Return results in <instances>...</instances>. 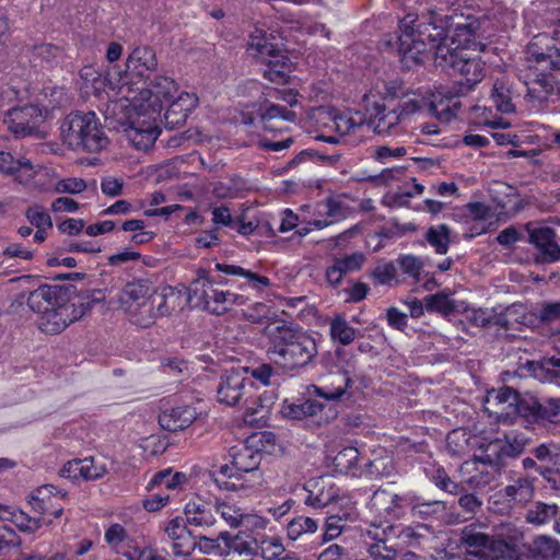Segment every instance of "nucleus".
Listing matches in <instances>:
<instances>
[{
    "label": "nucleus",
    "mask_w": 560,
    "mask_h": 560,
    "mask_svg": "<svg viewBox=\"0 0 560 560\" xmlns=\"http://www.w3.org/2000/svg\"><path fill=\"white\" fill-rule=\"evenodd\" d=\"M370 293V287L364 282H354L351 288L345 289L346 302L359 303Z\"/></svg>",
    "instance_id": "62"
},
{
    "label": "nucleus",
    "mask_w": 560,
    "mask_h": 560,
    "mask_svg": "<svg viewBox=\"0 0 560 560\" xmlns=\"http://www.w3.org/2000/svg\"><path fill=\"white\" fill-rule=\"evenodd\" d=\"M498 464L491 452H486L485 458L464 462L459 470L463 482L474 489L489 486L495 478Z\"/></svg>",
    "instance_id": "20"
},
{
    "label": "nucleus",
    "mask_w": 560,
    "mask_h": 560,
    "mask_svg": "<svg viewBox=\"0 0 560 560\" xmlns=\"http://www.w3.org/2000/svg\"><path fill=\"white\" fill-rule=\"evenodd\" d=\"M348 521H352V513L343 512L329 515L325 521L323 541H329L340 536Z\"/></svg>",
    "instance_id": "49"
},
{
    "label": "nucleus",
    "mask_w": 560,
    "mask_h": 560,
    "mask_svg": "<svg viewBox=\"0 0 560 560\" xmlns=\"http://www.w3.org/2000/svg\"><path fill=\"white\" fill-rule=\"evenodd\" d=\"M283 46V38L278 32L258 27L250 34L247 46L248 54L265 65L264 78L280 85L289 83L293 66Z\"/></svg>",
    "instance_id": "8"
},
{
    "label": "nucleus",
    "mask_w": 560,
    "mask_h": 560,
    "mask_svg": "<svg viewBox=\"0 0 560 560\" xmlns=\"http://www.w3.org/2000/svg\"><path fill=\"white\" fill-rule=\"evenodd\" d=\"M270 435L267 432H256L243 443L231 447L230 463L212 471L214 485L220 490L242 491L248 495L261 481L259 466L266 453L265 441H269Z\"/></svg>",
    "instance_id": "3"
},
{
    "label": "nucleus",
    "mask_w": 560,
    "mask_h": 560,
    "mask_svg": "<svg viewBox=\"0 0 560 560\" xmlns=\"http://www.w3.org/2000/svg\"><path fill=\"white\" fill-rule=\"evenodd\" d=\"M386 319L389 327L404 331L407 328V315L400 312L397 307H389L386 312Z\"/></svg>",
    "instance_id": "63"
},
{
    "label": "nucleus",
    "mask_w": 560,
    "mask_h": 560,
    "mask_svg": "<svg viewBox=\"0 0 560 560\" xmlns=\"http://www.w3.org/2000/svg\"><path fill=\"white\" fill-rule=\"evenodd\" d=\"M228 283V279L199 269L197 278L190 284L189 299L211 314L223 315L231 311L230 291L220 290L215 285Z\"/></svg>",
    "instance_id": "14"
},
{
    "label": "nucleus",
    "mask_w": 560,
    "mask_h": 560,
    "mask_svg": "<svg viewBox=\"0 0 560 560\" xmlns=\"http://www.w3.org/2000/svg\"><path fill=\"white\" fill-rule=\"evenodd\" d=\"M296 114L287 106L268 104L259 106V124L265 131H282L273 125V120L295 121Z\"/></svg>",
    "instance_id": "32"
},
{
    "label": "nucleus",
    "mask_w": 560,
    "mask_h": 560,
    "mask_svg": "<svg viewBox=\"0 0 560 560\" xmlns=\"http://www.w3.org/2000/svg\"><path fill=\"white\" fill-rule=\"evenodd\" d=\"M499 410L495 411L497 421L501 424H520L528 428L536 424L537 419L544 418L541 401L538 397L525 393L521 394L512 387L504 386L495 395Z\"/></svg>",
    "instance_id": "12"
},
{
    "label": "nucleus",
    "mask_w": 560,
    "mask_h": 560,
    "mask_svg": "<svg viewBox=\"0 0 560 560\" xmlns=\"http://www.w3.org/2000/svg\"><path fill=\"white\" fill-rule=\"evenodd\" d=\"M411 198L412 191L402 190L385 195L382 203L388 208H402L409 206Z\"/></svg>",
    "instance_id": "60"
},
{
    "label": "nucleus",
    "mask_w": 560,
    "mask_h": 560,
    "mask_svg": "<svg viewBox=\"0 0 560 560\" xmlns=\"http://www.w3.org/2000/svg\"><path fill=\"white\" fill-rule=\"evenodd\" d=\"M353 385L354 382L347 372L337 373L332 375L329 383L312 385L313 393L326 402L314 398L284 399L280 412L284 418L300 422L306 429H318L338 417L339 410L336 402H341L346 407L354 405Z\"/></svg>",
    "instance_id": "2"
},
{
    "label": "nucleus",
    "mask_w": 560,
    "mask_h": 560,
    "mask_svg": "<svg viewBox=\"0 0 560 560\" xmlns=\"http://www.w3.org/2000/svg\"><path fill=\"white\" fill-rule=\"evenodd\" d=\"M221 244L219 236V229L211 228L209 230L200 231L195 237V247L200 249H211L218 247Z\"/></svg>",
    "instance_id": "57"
},
{
    "label": "nucleus",
    "mask_w": 560,
    "mask_h": 560,
    "mask_svg": "<svg viewBox=\"0 0 560 560\" xmlns=\"http://www.w3.org/2000/svg\"><path fill=\"white\" fill-rule=\"evenodd\" d=\"M292 137L281 138L279 140L261 138L258 141V148L268 152H280L289 149L293 144Z\"/></svg>",
    "instance_id": "59"
},
{
    "label": "nucleus",
    "mask_w": 560,
    "mask_h": 560,
    "mask_svg": "<svg viewBox=\"0 0 560 560\" xmlns=\"http://www.w3.org/2000/svg\"><path fill=\"white\" fill-rule=\"evenodd\" d=\"M527 439L524 435L505 434L504 440L495 439L490 442L486 452H491L495 462H502L505 457H516L525 448Z\"/></svg>",
    "instance_id": "30"
},
{
    "label": "nucleus",
    "mask_w": 560,
    "mask_h": 560,
    "mask_svg": "<svg viewBox=\"0 0 560 560\" xmlns=\"http://www.w3.org/2000/svg\"><path fill=\"white\" fill-rule=\"evenodd\" d=\"M215 514H219L221 518L231 527H237L243 524L246 515L235 504L226 502L215 503Z\"/></svg>",
    "instance_id": "52"
},
{
    "label": "nucleus",
    "mask_w": 560,
    "mask_h": 560,
    "mask_svg": "<svg viewBox=\"0 0 560 560\" xmlns=\"http://www.w3.org/2000/svg\"><path fill=\"white\" fill-rule=\"evenodd\" d=\"M427 105V102L416 92L408 91L402 94L396 106L397 110L405 119L406 117L419 112Z\"/></svg>",
    "instance_id": "51"
},
{
    "label": "nucleus",
    "mask_w": 560,
    "mask_h": 560,
    "mask_svg": "<svg viewBox=\"0 0 560 560\" xmlns=\"http://www.w3.org/2000/svg\"><path fill=\"white\" fill-rule=\"evenodd\" d=\"M325 207L327 218L314 220L312 223L317 230H322L335 222L346 219L349 210V207L339 197L327 198Z\"/></svg>",
    "instance_id": "41"
},
{
    "label": "nucleus",
    "mask_w": 560,
    "mask_h": 560,
    "mask_svg": "<svg viewBox=\"0 0 560 560\" xmlns=\"http://www.w3.org/2000/svg\"><path fill=\"white\" fill-rule=\"evenodd\" d=\"M318 529V522L303 514L294 515L290 521H288L285 530L287 537L290 540H299L307 535H313Z\"/></svg>",
    "instance_id": "38"
},
{
    "label": "nucleus",
    "mask_w": 560,
    "mask_h": 560,
    "mask_svg": "<svg viewBox=\"0 0 560 560\" xmlns=\"http://www.w3.org/2000/svg\"><path fill=\"white\" fill-rule=\"evenodd\" d=\"M532 560H555L560 558V544L550 537L539 536L528 547Z\"/></svg>",
    "instance_id": "36"
},
{
    "label": "nucleus",
    "mask_w": 560,
    "mask_h": 560,
    "mask_svg": "<svg viewBox=\"0 0 560 560\" xmlns=\"http://www.w3.org/2000/svg\"><path fill=\"white\" fill-rule=\"evenodd\" d=\"M267 354L279 368L296 371L308 365L317 355L315 339L294 323H273L266 327Z\"/></svg>",
    "instance_id": "6"
},
{
    "label": "nucleus",
    "mask_w": 560,
    "mask_h": 560,
    "mask_svg": "<svg viewBox=\"0 0 560 560\" xmlns=\"http://www.w3.org/2000/svg\"><path fill=\"white\" fill-rule=\"evenodd\" d=\"M187 532L192 534L195 529H206L213 526L215 518V504L197 497L188 501L184 509Z\"/></svg>",
    "instance_id": "23"
},
{
    "label": "nucleus",
    "mask_w": 560,
    "mask_h": 560,
    "mask_svg": "<svg viewBox=\"0 0 560 560\" xmlns=\"http://www.w3.org/2000/svg\"><path fill=\"white\" fill-rule=\"evenodd\" d=\"M158 67V59L153 48L149 46L136 47L126 60L124 72L115 71L106 74H98L92 80V89L97 97L106 95L108 100L118 96L127 98L136 88L147 85L151 73Z\"/></svg>",
    "instance_id": "7"
},
{
    "label": "nucleus",
    "mask_w": 560,
    "mask_h": 560,
    "mask_svg": "<svg viewBox=\"0 0 560 560\" xmlns=\"http://www.w3.org/2000/svg\"><path fill=\"white\" fill-rule=\"evenodd\" d=\"M347 557V548L339 544H330L317 555V560H343Z\"/></svg>",
    "instance_id": "64"
},
{
    "label": "nucleus",
    "mask_w": 560,
    "mask_h": 560,
    "mask_svg": "<svg viewBox=\"0 0 560 560\" xmlns=\"http://www.w3.org/2000/svg\"><path fill=\"white\" fill-rule=\"evenodd\" d=\"M402 119L396 107L387 110L384 104L375 103L368 108V126L378 135L389 133Z\"/></svg>",
    "instance_id": "28"
},
{
    "label": "nucleus",
    "mask_w": 560,
    "mask_h": 560,
    "mask_svg": "<svg viewBox=\"0 0 560 560\" xmlns=\"http://www.w3.org/2000/svg\"><path fill=\"white\" fill-rule=\"evenodd\" d=\"M534 492V479L520 476L512 483L494 492L490 497V503L497 513L510 514L514 508L528 503Z\"/></svg>",
    "instance_id": "17"
},
{
    "label": "nucleus",
    "mask_w": 560,
    "mask_h": 560,
    "mask_svg": "<svg viewBox=\"0 0 560 560\" xmlns=\"http://www.w3.org/2000/svg\"><path fill=\"white\" fill-rule=\"evenodd\" d=\"M0 172L14 176L15 180L23 185H28L35 174L30 160H16L5 151H0Z\"/></svg>",
    "instance_id": "31"
},
{
    "label": "nucleus",
    "mask_w": 560,
    "mask_h": 560,
    "mask_svg": "<svg viewBox=\"0 0 560 560\" xmlns=\"http://www.w3.org/2000/svg\"><path fill=\"white\" fill-rule=\"evenodd\" d=\"M428 8L421 19L416 13H407L399 20L398 52L404 60L424 63L433 60L436 67L459 74L453 85L433 95L430 112L442 122L457 117L459 97L471 92L485 77V62L479 55L469 54V44L476 31L470 15L458 13V9Z\"/></svg>",
    "instance_id": "1"
},
{
    "label": "nucleus",
    "mask_w": 560,
    "mask_h": 560,
    "mask_svg": "<svg viewBox=\"0 0 560 560\" xmlns=\"http://www.w3.org/2000/svg\"><path fill=\"white\" fill-rule=\"evenodd\" d=\"M425 475L440 490L450 494H459L464 488L460 483L451 479L444 467L431 466L425 468Z\"/></svg>",
    "instance_id": "42"
},
{
    "label": "nucleus",
    "mask_w": 560,
    "mask_h": 560,
    "mask_svg": "<svg viewBox=\"0 0 560 560\" xmlns=\"http://www.w3.org/2000/svg\"><path fill=\"white\" fill-rule=\"evenodd\" d=\"M212 223L213 228L226 226L234 228V221L231 214V210L226 206H219L212 209Z\"/></svg>",
    "instance_id": "61"
},
{
    "label": "nucleus",
    "mask_w": 560,
    "mask_h": 560,
    "mask_svg": "<svg viewBox=\"0 0 560 560\" xmlns=\"http://www.w3.org/2000/svg\"><path fill=\"white\" fill-rule=\"evenodd\" d=\"M362 459L360 452L354 446H346L340 450L334 457V465L341 474L357 475L361 472L360 460Z\"/></svg>",
    "instance_id": "40"
},
{
    "label": "nucleus",
    "mask_w": 560,
    "mask_h": 560,
    "mask_svg": "<svg viewBox=\"0 0 560 560\" xmlns=\"http://www.w3.org/2000/svg\"><path fill=\"white\" fill-rule=\"evenodd\" d=\"M371 278L380 285L393 287L400 282L397 276V267L393 261L377 265L372 270Z\"/></svg>",
    "instance_id": "50"
},
{
    "label": "nucleus",
    "mask_w": 560,
    "mask_h": 560,
    "mask_svg": "<svg viewBox=\"0 0 560 560\" xmlns=\"http://www.w3.org/2000/svg\"><path fill=\"white\" fill-rule=\"evenodd\" d=\"M425 241L438 255H445L450 248V228L446 224L430 226L425 232Z\"/></svg>",
    "instance_id": "45"
},
{
    "label": "nucleus",
    "mask_w": 560,
    "mask_h": 560,
    "mask_svg": "<svg viewBox=\"0 0 560 560\" xmlns=\"http://www.w3.org/2000/svg\"><path fill=\"white\" fill-rule=\"evenodd\" d=\"M60 133L63 143L74 151L98 153L109 143L103 125L94 112H71L65 117Z\"/></svg>",
    "instance_id": "9"
},
{
    "label": "nucleus",
    "mask_w": 560,
    "mask_h": 560,
    "mask_svg": "<svg viewBox=\"0 0 560 560\" xmlns=\"http://www.w3.org/2000/svg\"><path fill=\"white\" fill-rule=\"evenodd\" d=\"M526 59L532 65L522 75L530 101H545L552 91L549 78L560 83V21L551 33H539L526 48Z\"/></svg>",
    "instance_id": "4"
},
{
    "label": "nucleus",
    "mask_w": 560,
    "mask_h": 560,
    "mask_svg": "<svg viewBox=\"0 0 560 560\" xmlns=\"http://www.w3.org/2000/svg\"><path fill=\"white\" fill-rule=\"evenodd\" d=\"M136 109L137 117L128 130V138L136 149L147 151L152 148L161 133L159 122H162V116H155L140 108Z\"/></svg>",
    "instance_id": "19"
},
{
    "label": "nucleus",
    "mask_w": 560,
    "mask_h": 560,
    "mask_svg": "<svg viewBox=\"0 0 560 560\" xmlns=\"http://www.w3.org/2000/svg\"><path fill=\"white\" fill-rule=\"evenodd\" d=\"M153 289L148 280L138 279L125 284L120 293L122 304L145 306Z\"/></svg>",
    "instance_id": "34"
},
{
    "label": "nucleus",
    "mask_w": 560,
    "mask_h": 560,
    "mask_svg": "<svg viewBox=\"0 0 560 560\" xmlns=\"http://www.w3.org/2000/svg\"><path fill=\"white\" fill-rule=\"evenodd\" d=\"M166 109L163 115V122L166 129L182 127L189 114L198 105V97L195 93L182 92L177 97L165 103Z\"/></svg>",
    "instance_id": "24"
},
{
    "label": "nucleus",
    "mask_w": 560,
    "mask_h": 560,
    "mask_svg": "<svg viewBox=\"0 0 560 560\" xmlns=\"http://www.w3.org/2000/svg\"><path fill=\"white\" fill-rule=\"evenodd\" d=\"M557 515V504L537 502L529 510H527L525 520L529 524L544 525L549 523L551 520L555 521Z\"/></svg>",
    "instance_id": "46"
},
{
    "label": "nucleus",
    "mask_w": 560,
    "mask_h": 560,
    "mask_svg": "<svg viewBox=\"0 0 560 560\" xmlns=\"http://www.w3.org/2000/svg\"><path fill=\"white\" fill-rule=\"evenodd\" d=\"M82 480H97L105 476L107 469L105 465H96L93 457L81 458Z\"/></svg>",
    "instance_id": "56"
},
{
    "label": "nucleus",
    "mask_w": 560,
    "mask_h": 560,
    "mask_svg": "<svg viewBox=\"0 0 560 560\" xmlns=\"http://www.w3.org/2000/svg\"><path fill=\"white\" fill-rule=\"evenodd\" d=\"M303 489L306 492L304 504L313 509H323L339 497V489L326 476L307 480Z\"/></svg>",
    "instance_id": "22"
},
{
    "label": "nucleus",
    "mask_w": 560,
    "mask_h": 560,
    "mask_svg": "<svg viewBox=\"0 0 560 560\" xmlns=\"http://www.w3.org/2000/svg\"><path fill=\"white\" fill-rule=\"evenodd\" d=\"M156 490V492L151 491L152 493L142 501L143 509L148 512H158L170 501V495L167 493L163 490Z\"/></svg>",
    "instance_id": "58"
},
{
    "label": "nucleus",
    "mask_w": 560,
    "mask_h": 560,
    "mask_svg": "<svg viewBox=\"0 0 560 560\" xmlns=\"http://www.w3.org/2000/svg\"><path fill=\"white\" fill-rule=\"evenodd\" d=\"M245 372L249 374L256 386H273L278 384L279 373L270 363H260L256 366L246 368Z\"/></svg>",
    "instance_id": "44"
},
{
    "label": "nucleus",
    "mask_w": 560,
    "mask_h": 560,
    "mask_svg": "<svg viewBox=\"0 0 560 560\" xmlns=\"http://www.w3.org/2000/svg\"><path fill=\"white\" fill-rule=\"evenodd\" d=\"M220 538L224 560H254L258 556L256 528H243L235 535L221 532Z\"/></svg>",
    "instance_id": "18"
},
{
    "label": "nucleus",
    "mask_w": 560,
    "mask_h": 560,
    "mask_svg": "<svg viewBox=\"0 0 560 560\" xmlns=\"http://www.w3.org/2000/svg\"><path fill=\"white\" fill-rule=\"evenodd\" d=\"M334 261L346 276L347 273L359 271L365 261V256L360 252H355L342 257H336Z\"/></svg>",
    "instance_id": "53"
},
{
    "label": "nucleus",
    "mask_w": 560,
    "mask_h": 560,
    "mask_svg": "<svg viewBox=\"0 0 560 560\" xmlns=\"http://www.w3.org/2000/svg\"><path fill=\"white\" fill-rule=\"evenodd\" d=\"M177 83L165 75H158L154 80L148 82L147 85L136 88L130 96L126 100L132 102L135 108L153 113L155 116H161L165 103L175 98L177 93Z\"/></svg>",
    "instance_id": "15"
},
{
    "label": "nucleus",
    "mask_w": 560,
    "mask_h": 560,
    "mask_svg": "<svg viewBox=\"0 0 560 560\" xmlns=\"http://www.w3.org/2000/svg\"><path fill=\"white\" fill-rule=\"evenodd\" d=\"M187 482V477L184 472H172L171 469L158 471L152 476L147 485L148 491L159 490H175L180 488Z\"/></svg>",
    "instance_id": "37"
},
{
    "label": "nucleus",
    "mask_w": 560,
    "mask_h": 560,
    "mask_svg": "<svg viewBox=\"0 0 560 560\" xmlns=\"http://www.w3.org/2000/svg\"><path fill=\"white\" fill-rule=\"evenodd\" d=\"M412 504L408 494H397L387 489H376L366 503V508L375 518H380L377 524H393L392 521L400 520Z\"/></svg>",
    "instance_id": "16"
},
{
    "label": "nucleus",
    "mask_w": 560,
    "mask_h": 560,
    "mask_svg": "<svg viewBox=\"0 0 560 560\" xmlns=\"http://www.w3.org/2000/svg\"><path fill=\"white\" fill-rule=\"evenodd\" d=\"M541 409L544 418L537 419L536 424L560 423V398H542Z\"/></svg>",
    "instance_id": "55"
},
{
    "label": "nucleus",
    "mask_w": 560,
    "mask_h": 560,
    "mask_svg": "<svg viewBox=\"0 0 560 560\" xmlns=\"http://www.w3.org/2000/svg\"><path fill=\"white\" fill-rule=\"evenodd\" d=\"M66 492L58 490L52 485H44L37 487V527L42 523H51L54 518L61 516L63 512L62 501L66 498Z\"/></svg>",
    "instance_id": "21"
},
{
    "label": "nucleus",
    "mask_w": 560,
    "mask_h": 560,
    "mask_svg": "<svg viewBox=\"0 0 560 560\" xmlns=\"http://www.w3.org/2000/svg\"><path fill=\"white\" fill-rule=\"evenodd\" d=\"M467 322L475 327L485 328L489 326L508 327V320L493 308H472L466 313Z\"/></svg>",
    "instance_id": "39"
},
{
    "label": "nucleus",
    "mask_w": 560,
    "mask_h": 560,
    "mask_svg": "<svg viewBox=\"0 0 560 560\" xmlns=\"http://www.w3.org/2000/svg\"><path fill=\"white\" fill-rule=\"evenodd\" d=\"M197 410L191 405H177L163 410L159 424L166 431L177 432L189 428L197 419Z\"/></svg>",
    "instance_id": "25"
},
{
    "label": "nucleus",
    "mask_w": 560,
    "mask_h": 560,
    "mask_svg": "<svg viewBox=\"0 0 560 560\" xmlns=\"http://www.w3.org/2000/svg\"><path fill=\"white\" fill-rule=\"evenodd\" d=\"M425 311L428 313H439L448 316L455 312V301L444 292L429 294L424 298Z\"/></svg>",
    "instance_id": "47"
},
{
    "label": "nucleus",
    "mask_w": 560,
    "mask_h": 560,
    "mask_svg": "<svg viewBox=\"0 0 560 560\" xmlns=\"http://www.w3.org/2000/svg\"><path fill=\"white\" fill-rule=\"evenodd\" d=\"M330 338L342 346L350 345L355 338V329L342 316H336L329 326Z\"/></svg>",
    "instance_id": "48"
},
{
    "label": "nucleus",
    "mask_w": 560,
    "mask_h": 560,
    "mask_svg": "<svg viewBox=\"0 0 560 560\" xmlns=\"http://www.w3.org/2000/svg\"><path fill=\"white\" fill-rule=\"evenodd\" d=\"M34 115L35 106L32 104L12 107L8 110L4 122L15 137L30 136L35 131Z\"/></svg>",
    "instance_id": "26"
},
{
    "label": "nucleus",
    "mask_w": 560,
    "mask_h": 560,
    "mask_svg": "<svg viewBox=\"0 0 560 560\" xmlns=\"http://www.w3.org/2000/svg\"><path fill=\"white\" fill-rule=\"evenodd\" d=\"M459 541L466 555L477 560H521L522 552L514 538L489 535L476 524L462 529Z\"/></svg>",
    "instance_id": "11"
},
{
    "label": "nucleus",
    "mask_w": 560,
    "mask_h": 560,
    "mask_svg": "<svg viewBox=\"0 0 560 560\" xmlns=\"http://www.w3.org/2000/svg\"><path fill=\"white\" fill-rule=\"evenodd\" d=\"M104 541L112 551L125 556L128 560H135V550L132 552L126 551V548L129 547L131 542V538L121 524H110L105 529Z\"/></svg>",
    "instance_id": "33"
},
{
    "label": "nucleus",
    "mask_w": 560,
    "mask_h": 560,
    "mask_svg": "<svg viewBox=\"0 0 560 560\" xmlns=\"http://www.w3.org/2000/svg\"><path fill=\"white\" fill-rule=\"evenodd\" d=\"M401 537L417 538L411 527H399L394 524H377L373 521L364 535V548L369 560H397L402 548L398 539Z\"/></svg>",
    "instance_id": "13"
},
{
    "label": "nucleus",
    "mask_w": 560,
    "mask_h": 560,
    "mask_svg": "<svg viewBox=\"0 0 560 560\" xmlns=\"http://www.w3.org/2000/svg\"><path fill=\"white\" fill-rule=\"evenodd\" d=\"M491 98L500 113L510 114L515 112V106L512 103L509 91H505L499 83L493 85Z\"/></svg>",
    "instance_id": "54"
},
{
    "label": "nucleus",
    "mask_w": 560,
    "mask_h": 560,
    "mask_svg": "<svg viewBox=\"0 0 560 560\" xmlns=\"http://www.w3.org/2000/svg\"><path fill=\"white\" fill-rule=\"evenodd\" d=\"M528 241L534 246L549 245L547 250V262L560 260V246L556 241V233L550 226H539L528 231Z\"/></svg>",
    "instance_id": "35"
},
{
    "label": "nucleus",
    "mask_w": 560,
    "mask_h": 560,
    "mask_svg": "<svg viewBox=\"0 0 560 560\" xmlns=\"http://www.w3.org/2000/svg\"><path fill=\"white\" fill-rule=\"evenodd\" d=\"M396 262L401 272L412 279L415 283L423 282L427 290H431L432 287L436 285L433 275L424 271V264L420 257L401 254L396 259Z\"/></svg>",
    "instance_id": "29"
},
{
    "label": "nucleus",
    "mask_w": 560,
    "mask_h": 560,
    "mask_svg": "<svg viewBox=\"0 0 560 560\" xmlns=\"http://www.w3.org/2000/svg\"><path fill=\"white\" fill-rule=\"evenodd\" d=\"M214 268L217 271H220L226 276L243 278L244 281L238 284V289L241 290L250 288L256 292L261 293L271 285L270 279L268 277L254 272L249 269H245L237 265L217 262Z\"/></svg>",
    "instance_id": "27"
},
{
    "label": "nucleus",
    "mask_w": 560,
    "mask_h": 560,
    "mask_svg": "<svg viewBox=\"0 0 560 560\" xmlns=\"http://www.w3.org/2000/svg\"><path fill=\"white\" fill-rule=\"evenodd\" d=\"M254 392V383L232 370L221 376L217 397L220 404L245 409V416L255 415L269 408L277 398L273 390L269 395L267 392L260 395H256Z\"/></svg>",
    "instance_id": "10"
},
{
    "label": "nucleus",
    "mask_w": 560,
    "mask_h": 560,
    "mask_svg": "<svg viewBox=\"0 0 560 560\" xmlns=\"http://www.w3.org/2000/svg\"><path fill=\"white\" fill-rule=\"evenodd\" d=\"M37 329L49 335L63 331L91 308L89 298L78 294L72 284L37 283Z\"/></svg>",
    "instance_id": "5"
},
{
    "label": "nucleus",
    "mask_w": 560,
    "mask_h": 560,
    "mask_svg": "<svg viewBox=\"0 0 560 560\" xmlns=\"http://www.w3.org/2000/svg\"><path fill=\"white\" fill-rule=\"evenodd\" d=\"M258 556L265 560H276L284 552L281 540L277 537H269L262 528H256Z\"/></svg>",
    "instance_id": "43"
}]
</instances>
